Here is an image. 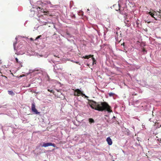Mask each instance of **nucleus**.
<instances>
[{"label":"nucleus","instance_id":"a211bd4d","mask_svg":"<svg viewBox=\"0 0 161 161\" xmlns=\"http://www.w3.org/2000/svg\"><path fill=\"white\" fill-rule=\"evenodd\" d=\"M159 17L160 18V17H161V10H159Z\"/></svg>","mask_w":161,"mask_h":161},{"label":"nucleus","instance_id":"39448f33","mask_svg":"<svg viewBox=\"0 0 161 161\" xmlns=\"http://www.w3.org/2000/svg\"><path fill=\"white\" fill-rule=\"evenodd\" d=\"M49 146H52L53 147H55L56 145L55 144L52 143H43L42 147H46Z\"/></svg>","mask_w":161,"mask_h":161},{"label":"nucleus","instance_id":"9b49d317","mask_svg":"<svg viewBox=\"0 0 161 161\" xmlns=\"http://www.w3.org/2000/svg\"><path fill=\"white\" fill-rule=\"evenodd\" d=\"M8 93L11 95H13L14 94V93L13 92V91H8Z\"/></svg>","mask_w":161,"mask_h":161},{"label":"nucleus","instance_id":"1a4fd4ad","mask_svg":"<svg viewBox=\"0 0 161 161\" xmlns=\"http://www.w3.org/2000/svg\"><path fill=\"white\" fill-rule=\"evenodd\" d=\"M15 59L16 60V62L21 67H22V64L23 63V62L20 61H19L18 58H15Z\"/></svg>","mask_w":161,"mask_h":161},{"label":"nucleus","instance_id":"2eb2a0df","mask_svg":"<svg viewBox=\"0 0 161 161\" xmlns=\"http://www.w3.org/2000/svg\"><path fill=\"white\" fill-rule=\"evenodd\" d=\"M47 91L52 93H53L54 92V91L52 89H48Z\"/></svg>","mask_w":161,"mask_h":161},{"label":"nucleus","instance_id":"aec40b11","mask_svg":"<svg viewBox=\"0 0 161 161\" xmlns=\"http://www.w3.org/2000/svg\"><path fill=\"white\" fill-rule=\"evenodd\" d=\"M119 12L120 14H124V13L120 10V9H119Z\"/></svg>","mask_w":161,"mask_h":161},{"label":"nucleus","instance_id":"4be33fe9","mask_svg":"<svg viewBox=\"0 0 161 161\" xmlns=\"http://www.w3.org/2000/svg\"><path fill=\"white\" fill-rule=\"evenodd\" d=\"M74 62L77 64L80 65V63L79 62Z\"/></svg>","mask_w":161,"mask_h":161},{"label":"nucleus","instance_id":"b1692460","mask_svg":"<svg viewBox=\"0 0 161 161\" xmlns=\"http://www.w3.org/2000/svg\"><path fill=\"white\" fill-rule=\"evenodd\" d=\"M30 39H31V40H33V39H32V38H30Z\"/></svg>","mask_w":161,"mask_h":161},{"label":"nucleus","instance_id":"4468645a","mask_svg":"<svg viewBox=\"0 0 161 161\" xmlns=\"http://www.w3.org/2000/svg\"><path fill=\"white\" fill-rule=\"evenodd\" d=\"M159 11H156V13H155V16H157V17H159Z\"/></svg>","mask_w":161,"mask_h":161},{"label":"nucleus","instance_id":"20e7f679","mask_svg":"<svg viewBox=\"0 0 161 161\" xmlns=\"http://www.w3.org/2000/svg\"><path fill=\"white\" fill-rule=\"evenodd\" d=\"M31 110L32 111V112H33L36 114H40V112H38L37 109H36L34 103H32V104Z\"/></svg>","mask_w":161,"mask_h":161},{"label":"nucleus","instance_id":"f03ea898","mask_svg":"<svg viewBox=\"0 0 161 161\" xmlns=\"http://www.w3.org/2000/svg\"><path fill=\"white\" fill-rule=\"evenodd\" d=\"M80 95H81L82 97L84 96L85 97H87L83 93L80 89H77L75 90L74 96H79Z\"/></svg>","mask_w":161,"mask_h":161},{"label":"nucleus","instance_id":"423d86ee","mask_svg":"<svg viewBox=\"0 0 161 161\" xmlns=\"http://www.w3.org/2000/svg\"><path fill=\"white\" fill-rule=\"evenodd\" d=\"M37 9L38 11H40L42 12L45 13V14H44V15H47L49 14V12L48 11L45 12L43 8H41L39 7L37 8Z\"/></svg>","mask_w":161,"mask_h":161},{"label":"nucleus","instance_id":"9d476101","mask_svg":"<svg viewBox=\"0 0 161 161\" xmlns=\"http://www.w3.org/2000/svg\"><path fill=\"white\" fill-rule=\"evenodd\" d=\"M93 56V55H86L85 56H83L82 57V58H84L85 59H88L90 58H91Z\"/></svg>","mask_w":161,"mask_h":161},{"label":"nucleus","instance_id":"412c9836","mask_svg":"<svg viewBox=\"0 0 161 161\" xmlns=\"http://www.w3.org/2000/svg\"><path fill=\"white\" fill-rule=\"evenodd\" d=\"M142 51L144 52H147V51L146 50V49L144 48H143L142 49Z\"/></svg>","mask_w":161,"mask_h":161},{"label":"nucleus","instance_id":"f257e3e1","mask_svg":"<svg viewBox=\"0 0 161 161\" xmlns=\"http://www.w3.org/2000/svg\"><path fill=\"white\" fill-rule=\"evenodd\" d=\"M89 104L92 109L99 111L106 110L109 112H112L110 107L105 102L96 103L93 100H90L89 102Z\"/></svg>","mask_w":161,"mask_h":161},{"label":"nucleus","instance_id":"6e6552de","mask_svg":"<svg viewBox=\"0 0 161 161\" xmlns=\"http://www.w3.org/2000/svg\"><path fill=\"white\" fill-rule=\"evenodd\" d=\"M106 141L107 142L108 144L109 145H112L113 142L112 139L110 137H108L106 139Z\"/></svg>","mask_w":161,"mask_h":161},{"label":"nucleus","instance_id":"f8f14e48","mask_svg":"<svg viewBox=\"0 0 161 161\" xmlns=\"http://www.w3.org/2000/svg\"><path fill=\"white\" fill-rule=\"evenodd\" d=\"M89 121L90 123H93L94 122V120L92 118H89Z\"/></svg>","mask_w":161,"mask_h":161},{"label":"nucleus","instance_id":"7ed1b4c3","mask_svg":"<svg viewBox=\"0 0 161 161\" xmlns=\"http://www.w3.org/2000/svg\"><path fill=\"white\" fill-rule=\"evenodd\" d=\"M54 69L56 72H60L62 69V67L60 65L56 64L54 66Z\"/></svg>","mask_w":161,"mask_h":161},{"label":"nucleus","instance_id":"f3484780","mask_svg":"<svg viewBox=\"0 0 161 161\" xmlns=\"http://www.w3.org/2000/svg\"><path fill=\"white\" fill-rule=\"evenodd\" d=\"M41 36H41V35H40V36H38L36 38V39H35V40H37V39H38L39 38L41 37Z\"/></svg>","mask_w":161,"mask_h":161},{"label":"nucleus","instance_id":"cd10ccee","mask_svg":"<svg viewBox=\"0 0 161 161\" xmlns=\"http://www.w3.org/2000/svg\"><path fill=\"white\" fill-rule=\"evenodd\" d=\"M160 18H161V17H160Z\"/></svg>","mask_w":161,"mask_h":161},{"label":"nucleus","instance_id":"6ab92c4d","mask_svg":"<svg viewBox=\"0 0 161 161\" xmlns=\"http://www.w3.org/2000/svg\"><path fill=\"white\" fill-rule=\"evenodd\" d=\"M16 43H14V44H13L14 47V49H15V46H16Z\"/></svg>","mask_w":161,"mask_h":161},{"label":"nucleus","instance_id":"a878e982","mask_svg":"<svg viewBox=\"0 0 161 161\" xmlns=\"http://www.w3.org/2000/svg\"><path fill=\"white\" fill-rule=\"evenodd\" d=\"M87 11H89V9H87Z\"/></svg>","mask_w":161,"mask_h":161},{"label":"nucleus","instance_id":"0eeeda50","mask_svg":"<svg viewBox=\"0 0 161 161\" xmlns=\"http://www.w3.org/2000/svg\"><path fill=\"white\" fill-rule=\"evenodd\" d=\"M155 13H156V11L153 10L152 12H149L148 13V14H150L152 17L154 18L155 20H157V19L156 17H155L154 16H155Z\"/></svg>","mask_w":161,"mask_h":161},{"label":"nucleus","instance_id":"bb28decb","mask_svg":"<svg viewBox=\"0 0 161 161\" xmlns=\"http://www.w3.org/2000/svg\"><path fill=\"white\" fill-rule=\"evenodd\" d=\"M113 118H115V117L114 116Z\"/></svg>","mask_w":161,"mask_h":161},{"label":"nucleus","instance_id":"393cba45","mask_svg":"<svg viewBox=\"0 0 161 161\" xmlns=\"http://www.w3.org/2000/svg\"><path fill=\"white\" fill-rule=\"evenodd\" d=\"M155 17H156L157 18L158 17L157 16H154Z\"/></svg>","mask_w":161,"mask_h":161},{"label":"nucleus","instance_id":"ddd939ff","mask_svg":"<svg viewBox=\"0 0 161 161\" xmlns=\"http://www.w3.org/2000/svg\"><path fill=\"white\" fill-rule=\"evenodd\" d=\"M92 57V59L93 61V63L92 64L93 65L94 64H96V60L95 59V58L93 57Z\"/></svg>","mask_w":161,"mask_h":161},{"label":"nucleus","instance_id":"dca6fc26","mask_svg":"<svg viewBox=\"0 0 161 161\" xmlns=\"http://www.w3.org/2000/svg\"><path fill=\"white\" fill-rule=\"evenodd\" d=\"M114 93H112V92H111V93H110L108 94V95H109L110 96H113L114 95Z\"/></svg>","mask_w":161,"mask_h":161},{"label":"nucleus","instance_id":"5701e85b","mask_svg":"<svg viewBox=\"0 0 161 161\" xmlns=\"http://www.w3.org/2000/svg\"><path fill=\"white\" fill-rule=\"evenodd\" d=\"M121 45L124 46H125V43L123 42L122 44H121Z\"/></svg>","mask_w":161,"mask_h":161}]
</instances>
